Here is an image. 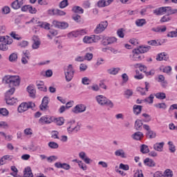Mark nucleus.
<instances>
[{
    "instance_id": "nucleus-1",
    "label": "nucleus",
    "mask_w": 177,
    "mask_h": 177,
    "mask_svg": "<svg viewBox=\"0 0 177 177\" xmlns=\"http://www.w3.org/2000/svg\"><path fill=\"white\" fill-rule=\"evenodd\" d=\"M3 81L6 82V84H9L11 86H19L21 79L19 75H8L3 77Z\"/></svg>"
},
{
    "instance_id": "nucleus-2",
    "label": "nucleus",
    "mask_w": 177,
    "mask_h": 177,
    "mask_svg": "<svg viewBox=\"0 0 177 177\" xmlns=\"http://www.w3.org/2000/svg\"><path fill=\"white\" fill-rule=\"evenodd\" d=\"M95 100L100 106H107L110 109L114 107V104L109 98L103 95H98L95 96Z\"/></svg>"
},
{
    "instance_id": "nucleus-3",
    "label": "nucleus",
    "mask_w": 177,
    "mask_h": 177,
    "mask_svg": "<svg viewBox=\"0 0 177 177\" xmlns=\"http://www.w3.org/2000/svg\"><path fill=\"white\" fill-rule=\"evenodd\" d=\"M0 42L5 44H0V50H8V45H12L13 39L9 36H0Z\"/></svg>"
},
{
    "instance_id": "nucleus-4",
    "label": "nucleus",
    "mask_w": 177,
    "mask_h": 177,
    "mask_svg": "<svg viewBox=\"0 0 177 177\" xmlns=\"http://www.w3.org/2000/svg\"><path fill=\"white\" fill-rule=\"evenodd\" d=\"M35 107V104L32 102H22L19 106H18V112L19 113H24L28 110V109H34Z\"/></svg>"
},
{
    "instance_id": "nucleus-5",
    "label": "nucleus",
    "mask_w": 177,
    "mask_h": 177,
    "mask_svg": "<svg viewBox=\"0 0 177 177\" xmlns=\"http://www.w3.org/2000/svg\"><path fill=\"white\" fill-rule=\"evenodd\" d=\"M81 129L80 124H77L75 121L73 120L67 124V132L73 133V132H78Z\"/></svg>"
},
{
    "instance_id": "nucleus-6",
    "label": "nucleus",
    "mask_w": 177,
    "mask_h": 177,
    "mask_svg": "<svg viewBox=\"0 0 177 177\" xmlns=\"http://www.w3.org/2000/svg\"><path fill=\"white\" fill-rule=\"evenodd\" d=\"M74 77V68H73V65L69 64L65 68V77L67 82H70L73 77Z\"/></svg>"
},
{
    "instance_id": "nucleus-7",
    "label": "nucleus",
    "mask_w": 177,
    "mask_h": 177,
    "mask_svg": "<svg viewBox=\"0 0 177 177\" xmlns=\"http://www.w3.org/2000/svg\"><path fill=\"white\" fill-rule=\"evenodd\" d=\"M108 26L109 22L107 21H102L97 25L95 29L94 30V32L95 34H102V32H103V31H104Z\"/></svg>"
},
{
    "instance_id": "nucleus-8",
    "label": "nucleus",
    "mask_w": 177,
    "mask_h": 177,
    "mask_svg": "<svg viewBox=\"0 0 177 177\" xmlns=\"http://www.w3.org/2000/svg\"><path fill=\"white\" fill-rule=\"evenodd\" d=\"M118 41V39L115 37H106L103 38L102 44L104 46H107L108 45H114V44H117Z\"/></svg>"
},
{
    "instance_id": "nucleus-9",
    "label": "nucleus",
    "mask_w": 177,
    "mask_h": 177,
    "mask_svg": "<svg viewBox=\"0 0 177 177\" xmlns=\"http://www.w3.org/2000/svg\"><path fill=\"white\" fill-rule=\"evenodd\" d=\"M130 59L132 62H140L143 57L139 50L135 48L132 50V55H130Z\"/></svg>"
},
{
    "instance_id": "nucleus-10",
    "label": "nucleus",
    "mask_w": 177,
    "mask_h": 177,
    "mask_svg": "<svg viewBox=\"0 0 177 177\" xmlns=\"http://www.w3.org/2000/svg\"><path fill=\"white\" fill-rule=\"evenodd\" d=\"M53 121H55V117L44 115L39 118V124H41V125H46L48 124H52Z\"/></svg>"
},
{
    "instance_id": "nucleus-11",
    "label": "nucleus",
    "mask_w": 177,
    "mask_h": 177,
    "mask_svg": "<svg viewBox=\"0 0 177 177\" xmlns=\"http://www.w3.org/2000/svg\"><path fill=\"white\" fill-rule=\"evenodd\" d=\"M100 39V37L97 35L85 36L83 38V42L84 44H93L97 42Z\"/></svg>"
},
{
    "instance_id": "nucleus-12",
    "label": "nucleus",
    "mask_w": 177,
    "mask_h": 177,
    "mask_svg": "<svg viewBox=\"0 0 177 177\" xmlns=\"http://www.w3.org/2000/svg\"><path fill=\"white\" fill-rule=\"evenodd\" d=\"M53 26L56 28H59L60 30H66L68 27V24L64 21H59L57 20H54L53 21Z\"/></svg>"
},
{
    "instance_id": "nucleus-13",
    "label": "nucleus",
    "mask_w": 177,
    "mask_h": 177,
    "mask_svg": "<svg viewBox=\"0 0 177 177\" xmlns=\"http://www.w3.org/2000/svg\"><path fill=\"white\" fill-rule=\"evenodd\" d=\"M86 111V106L80 104L76 105L72 110L73 113L75 114H80V113H84V111Z\"/></svg>"
},
{
    "instance_id": "nucleus-14",
    "label": "nucleus",
    "mask_w": 177,
    "mask_h": 177,
    "mask_svg": "<svg viewBox=\"0 0 177 177\" xmlns=\"http://www.w3.org/2000/svg\"><path fill=\"white\" fill-rule=\"evenodd\" d=\"M79 157L80 160H82L85 164H91L92 162V160L88 157L86 153L84 151H81L79 153Z\"/></svg>"
},
{
    "instance_id": "nucleus-15",
    "label": "nucleus",
    "mask_w": 177,
    "mask_h": 177,
    "mask_svg": "<svg viewBox=\"0 0 177 177\" xmlns=\"http://www.w3.org/2000/svg\"><path fill=\"white\" fill-rule=\"evenodd\" d=\"M24 5V0H15L11 3V8L15 9V10H17L21 8Z\"/></svg>"
},
{
    "instance_id": "nucleus-16",
    "label": "nucleus",
    "mask_w": 177,
    "mask_h": 177,
    "mask_svg": "<svg viewBox=\"0 0 177 177\" xmlns=\"http://www.w3.org/2000/svg\"><path fill=\"white\" fill-rule=\"evenodd\" d=\"M48 104H49V97L48 96L44 97L40 104V110L45 111L48 109Z\"/></svg>"
},
{
    "instance_id": "nucleus-17",
    "label": "nucleus",
    "mask_w": 177,
    "mask_h": 177,
    "mask_svg": "<svg viewBox=\"0 0 177 177\" xmlns=\"http://www.w3.org/2000/svg\"><path fill=\"white\" fill-rule=\"evenodd\" d=\"M167 12V7H160L153 10V15H156V16H162V15H165Z\"/></svg>"
},
{
    "instance_id": "nucleus-18",
    "label": "nucleus",
    "mask_w": 177,
    "mask_h": 177,
    "mask_svg": "<svg viewBox=\"0 0 177 177\" xmlns=\"http://www.w3.org/2000/svg\"><path fill=\"white\" fill-rule=\"evenodd\" d=\"M36 86H37L39 91H41V92H48V88H46V86H45V83H44L43 81H37Z\"/></svg>"
},
{
    "instance_id": "nucleus-19",
    "label": "nucleus",
    "mask_w": 177,
    "mask_h": 177,
    "mask_svg": "<svg viewBox=\"0 0 177 177\" xmlns=\"http://www.w3.org/2000/svg\"><path fill=\"white\" fill-rule=\"evenodd\" d=\"M156 60H158V62H162V60L167 62V60H169V56L167 53H161L157 55Z\"/></svg>"
},
{
    "instance_id": "nucleus-20",
    "label": "nucleus",
    "mask_w": 177,
    "mask_h": 177,
    "mask_svg": "<svg viewBox=\"0 0 177 177\" xmlns=\"http://www.w3.org/2000/svg\"><path fill=\"white\" fill-rule=\"evenodd\" d=\"M149 84L147 83V82H145V88L143 87H138L136 88L137 92H139L140 95H146V93L149 91Z\"/></svg>"
},
{
    "instance_id": "nucleus-21",
    "label": "nucleus",
    "mask_w": 177,
    "mask_h": 177,
    "mask_svg": "<svg viewBox=\"0 0 177 177\" xmlns=\"http://www.w3.org/2000/svg\"><path fill=\"white\" fill-rule=\"evenodd\" d=\"M113 2H114V0H100L97 2V6L99 8H104L109 6V5H111Z\"/></svg>"
},
{
    "instance_id": "nucleus-22",
    "label": "nucleus",
    "mask_w": 177,
    "mask_h": 177,
    "mask_svg": "<svg viewBox=\"0 0 177 177\" xmlns=\"http://www.w3.org/2000/svg\"><path fill=\"white\" fill-rule=\"evenodd\" d=\"M6 102L7 104L13 106L14 104H16V103H17V102H19V100H17V98H15L13 97H10V96H6Z\"/></svg>"
},
{
    "instance_id": "nucleus-23",
    "label": "nucleus",
    "mask_w": 177,
    "mask_h": 177,
    "mask_svg": "<svg viewBox=\"0 0 177 177\" xmlns=\"http://www.w3.org/2000/svg\"><path fill=\"white\" fill-rule=\"evenodd\" d=\"M32 41H33L32 48L38 49V48H39V45H41V41H39V38H38L37 36H33Z\"/></svg>"
},
{
    "instance_id": "nucleus-24",
    "label": "nucleus",
    "mask_w": 177,
    "mask_h": 177,
    "mask_svg": "<svg viewBox=\"0 0 177 177\" xmlns=\"http://www.w3.org/2000/svg\"><path fill=\"white\" fill-rule=\"evenodd\" d=\"M143 133L137 131L131 136V138L134 140H142V139H143Z\"/></svg>"
},
{
    "instance_id": "nucleus-25",
    "label": "nucleus",
    "mask_w": 177,
    "mask_h": 177,
    "mask_svg": "<svg viewBox=\"0 0 177 177\" xmlns=\"http://www.w3.org/2000/svg\"><path fill=\"white\" fill-rule=\"evenodd\" d=\"M144 164L147 167H156V162H154V160L149 158H147L145 159Z\"/></svg>"
},
{
    "instance_id": "nucleus-26",
    "label": "nucleus",
    "mask_w": 177,
    "mask_h": 177,
    "mask_svg": "<svg viewBox=\"0 0 177 177\" xmlns=\"http://www.w3.org/2000/svg\"><path fill=\"white\" fill-rule=\"evenodd\" d=\"M164 142H156L154 145H153V149L154 150H156V151H162L163 149H164Z\"/></svg>"
},
{
    "instance_id": "nucleus-27",
    "label": "nucleus",
    "mask_w": 177,
    "mask_h": 177,
    "mask_svg": "<svg viewBox=\"0 0 177 177\" xmlns=\"http://www.w3.org/2000/svg\"><path fill=\"white\" fill-rule=\"evenodd\" d=\"M27 92L29 93V96L30 97H35V93H37V91H35V88H34V86H28Z\"/></svg>"
},
{
    "instance_id": "nucleus-28",
    "label": "nucleus",
    "mask_w": 177,
    "mask_h": 177,
    "mask_svg": "<svg viewBox=\"0 0 177 177\" xmlns=\"http://www.w3.org/2000/svg\"><path fill=\"white\" fill-rule=\"evenodd\" d=\"M115 156L116 157H120L121 158H127V153L123 149H118L115 151Z\"/></svg>"
},
{
    "instance_id": "nucleus-29",
    "label": "nucleus",
    "mask_w": 177,
    "mask_h": 177,
    "mask_svg": "<svg viewBox=\"0 0 177 177\" xmlns=\"http://www.w3.org/2000/svg\"><path fill=\"white\" fill-rule=\"evenodd\" d=\"M134 67L136 68H139L140 71L146 73V72L147 71V66L142 64H136L134 65Z\"/></svg>"
},
{
    "instance_id": "nucleus-30",
    "label": "nucleus",
    "mask_w": 177,
    "mask_h": 177,
    "mask_svg": "<svg viewBox=\"0 0 177 177\" xmlns=\"http://www.w3.org/2000/svg\"><path fill=\"white\" fill-rule=\"evenodd\" d=\"M24 177H34V174H32V171H31L30 167H26L24 171Z\"/></svg>"
},
{
    "instance_id": "nucleus-31",
    "label": "nucleus",
    "mask_w": 177,
    "mask_h": 177,
    "mask_svg": "<svg viewBox=\"0 0 177 177\" xmlns=\"http://www.w3.org/2000/svg\"><path fill=\"white\" fill-rule=\"evenodd\" d=\"M28 60H30V54H28V53H25L21 58L22 64H27Z\"/></svg>"
},
{
    "instance_id": "nucleus-32",
    "label": "nucleus",
    "mask_w": 177,
    "mask_h": 177,
    "mask_svg": "<svg viewBox=\"0 0 177 177\" xmlns=\"http://www.w3.org/2000/svg\"><path fill=\"white\" fill-rule=\"evenodd\" d=\"M166 13L168 16L177 13V9H172L170 6H166Z\"/></svg>"
},
{
    "instance_id": "nucleus-33",
    "label": "nucleus",
    "mask_w": 177,
    "mask_h": 177,
    "mask_svg": "<svg viewBox=\"0 0 177 177\" xmlns=\"http://www.w3.org/2000/svg\"><path fill=\"white\" fill-rule=\"evenodd\" d=\"M53 122L56 123L57 125H59V127L63 125L64 124V118H55Z\"/></svg>"
},
{
    "instance_id": "nucleus-34",
    "label": "nucleus",
    "mask_w": 177,
    "mask_h": 177,
    "mask_svg": "<svg viewBox=\"0 0 177 177\" xmlns=\"http://www.w3.org/2000/svg\"><path fill=\"white\" fill-rule=\"evenodd\" d=\"M146 23V19H138L136 20V26H137V27H143Z\"/></svg>"
},
{
    "instance_id": "nucleus-35",
    "label": "nucleus",
    "mask_w": 177,
    "mask_h": 177,
    "mask_svg": "<svg viewBox=\"0 0 177 177\" xmlns=\"http://www.w3.org/2000/svg\"><path fill=\"white\" fill-rule=\"evenodd\" d=\"M140 151L142 154H147V153H150V149H149V146L146 145H142L140 146Z\"/></svg>"
},
{
    "instance_id": "nucleus-36",
    "label": "nucleus",
    "mask_w": 177,
    "mask_h": 177,
    "mask_svg": "<svg viewBox=\"0 0 177 177\" xmlns=\"http://www.w3.org/2000/svg\"><path fill=\"white\" fill-rule=\"evenodd\" d=\"M135 128L136 131H141L142 127H143V122H142V120H137L135 122Z\"/></svg>"
},
{
    "instance_id": "nucleus-37",
    "label": "nucleus",
    "mask_w": 177,
    "mask_h": 177,
    "mask_svg": "<svg viewBox=\"0 0 177 177\" xmlns=\"http://www.w3.org/2000/svg\"><path fill=\"white\" fill-rule=\"evenodd\" d=\"M133 113L136 115H138L142 113V106L140 105H134L133 107Z\"/></svg>"
},
{
    "instance_id": "nucleus-38",
    "label": "nucleus",
    "mask_w": 177,
    "mask_h": 177,
    "mask_svg": "<svg viewBox=\"0 0 177 177\" xmlns=\"http://www.w3.org/2000/svg\"><path fill=\"white\" fill-rule=\"evenodd\" d=\"M120 68H111L110 69H108L107 72L109 74H111L112 75H116V74H118L120 72Z\"/></svg>"
},
{
    "instance_id": "nucleus-39",
    "label": "nucleus",
    "mask_w": 177,
    "mask_h": 177,
    "mask_svg": "<svg viewBox=\"0 0 177 177\" xmlns=\"http://www.w3.org/2000/svg\"><path fill=\"white\" fill-rule=\"evenodd\" d=\"M137 50L140 53H146V52H149L150 50V46H140Z\"/></svg>"
},
{
    "instance_id": "nucleus-40",
    "label": "nucleus",
    "mask_w": 177,
    "mask_h": 177,
    "mask_svg": "<svg viewBox=\"0 0 177 177\" xmlns=\"http://www.w3.org/2000/svg\"><path fill=\"white\" fill-rule=\"evenodd\" d=\"M68 38H77L80 37L78 30L72 31L67 35Z\"/></svg>"
},
{
    "instance_id": "nucleus-41",
    "label": "nucleus",
    "mask_w": 177,
    "mask_h": 177,
    "mask_svg": "<svg viewBox=\"0 0 177 177\" xmlns=\"http://www.w3.org/2000/svg\"><path fill=\"white\" fill-rule=\"evenodd\" d=\"M174 176V171L169 169H167L163 172V177H173Z\"/></svg>"
},
{
    "instance_id": "nucleus-42",
    "label": "nucleus",
    "mask_w": 177,
    "mask_h": 177,
    "mask_svg": "<svg viewBox=\"0 0 177 177\" xmlns=\"http://www.w3.org/2000/svg\"><path fill=\"white\" fill-rule=\"evenodd\" d=\"M52 12L54 13V15H57V16H66V12L62 10H53Z\"/></svg>"
},
{
    "instance_id": "nucleus-43",
    "label": "nucleus",
    "mask_w": 177,
    "mask_h": 177,
    "mask_svg": "<svg viewBox=\"0 0 177 177\" xmlns=\"http://www.w3.org/2000/svg\"><path fill=\"white\" fill-rule=\"evenodd\" d=\"M157 136V134L156 132L153 131H149L147 132V138H149V139H154Z\"/></svg>"
},
{
    "instance_id": "nucleus-44",
    "label": "nucleus",
    "mask_w": 177,
    "mask_h": 177,
    "mask_svg": "<svg viewBox=\"0 0 177 177\" xmlns=\"http://www.w3.org/2000/svg\"><path fill=\"white\" fill-rule=\"evenodd\" d=\"M67 6H68V0H63L59 5L60 9H64V8H67Z\"/></svg>"
},
{
    "instance_id": "nucleus-45",
    "label": "nucleus",
    "mask_w": 177,
    "mask_h": 177,
    "mask_svg": "<svg viewBox=\"0 0 177 177\" xmlns=\"http://www.w3.org/2000/svg\"><path fill=\"white\" fill-rule=\"evenodd\" d=\"M39 26L42 28H45V30H49L50 28V24L46 22H39Z\"/></svg>"
},
{
    "instance_id": "nucleus-46",
    "label": "nucleus",
    "mask_w": 177,
    "mask_h": 177,
    "mask_svg": "<svg viewBox=\"0 0 177 177\" xmlns=\"http://www.w3.org/2000/svg\"><path fill=\"white\" fill-rule=\"evenodd\" d=\"M77 165L79 168H80V169H82V171H86V169H88V167L86 166V165H85V163H84V162H82V160L78 162Z\"/></svg>"
},
{
    "instance_id": "nucleus-47",
    "label": "nucleus",
    "mask_w": 177,
    "mask_h": 177,
    "mask_svg": "<svg viewBox=\"0 0 177 177\" xmlns=\"http://www.w3.org/2000/svg\"><path fill=\"white\" fill-rule=\"evenodd\" d=\"M0 115H3V117H8V115H9V111L5 108L0 109Z\"/></svg>"
},
{
    "instance_id": "nucleus-48",
    "label": "nucleus",
    "mask_w": 177,
    "mask_h": 177,
    "mask_svg": "<svg viewBox=\"0 0 177 177\" xmlns=\"http://www.w3.org/2000/svg\"><path fill=\"white\" fill-rule=\"evenodd\" d=\"M168 145H169V150L171 153H175V151H176V149L175 148V145H174V142H172V141L168 142Z\"/></svg>"
},
{
    "instance_id": "nucleus-49",
    "label": "nucleus",
    "mask_w": 177,
    "mask_h": 177,
    "mask_svg": "<svg viewBox=\"0 0 177 177\" xmlns=\"http://www.w3.org/2000/svg\"><path fill=\"white\" fill-rule=\"evenodd\" d=\"M156 99H160V100H164L165 97H167V95H165V93H157L155 95Z\"/></svg>"
},
{
    "instance_id": "nucleus-50",
    "label": "nucleus",
    "mask_w": 177,
    "mask_h": 177,
    "mask_svg": "<svg viewBox=\"0 0 177 177\" xmlns=\"http://www.w3.org/2000/svg\"><path fill=\"white\" fill-rule=\"evenodd\" d=\"M9 60H10V62H11L12 63H15V62H17V54H16V53H12V54L9 56Z\"/></svg>"
},
{
    "instance_id": "nucleus-51",
    "label": "nucleus",
    "mask_w": 177,
    "mask_h": 177,
    "mask_svg": "<svg viewBox=\"0 0 177 177\" xmlns=\"http://www.w3.org/2000/svg\"><path fill=\"white\" fill-rule=\"evenodd\" d=\"M125 30L124 28H120L117 30V35L119 38H124L125 37V33H124Z\"/></svg>"
},
{
    "instance_id": "nucleus-52",
    "label": "nucleus",
    "mask_w": 177,
    "mask_h": 177,
    "mask_svg": "<svg viewBox=\"0 0 177 177\" xmlns=\"http://www.w3.org/2000/svg\"><path fill=\"white\" fill-rule=\"evenodd\" d=\"M142 115L144 117V119H142L144 122H150V121H151V117L150 115L147 113H143Z\"/></svg>"
},
{
    "instance_id": "nucleus-53",
    "label": "nucleus",
    "mask_w": 177,
    "mask_h": 177,
    "mask_svg": "<svg viewBox=\"0 0 177 177\" xmlns=\"http://www.w3.org/2000/svg\"><path fill=\"white\" fill-rule=\"evenodd\" d=\"M73 10L75 12V13H80V14L84 13V9H82V8L80 6L73 7Z\"/></svg>"
},
{
    "instance_id": "nucleus-54",
    "label": "nucleus",
    "mask_w": 177,
    "mask_h": 177,
    "mask_svg": "<svg viewBox=\"0 0 177 177\" xmlns=\"http://www.w3.org/2000/svg\"><path fill=\"white\" fill-rule=\"evenodd\" d=\"M124 95L125 96V97H127V99L131 97V96H132V95H133V91H132V90L131 89H127L124 91Z\"/></svg>"
},
{
    "instance_id": "nucleus-55",
    "label": "nucleus",
    "mask_w": 177,
    "mask_h": 177,
    "mask_svg": "<svg viewBox=\"0 0 177 177\" xmlns=\"http://www.w3.org/2000/svg\"><path fill=\"white\" fill-rule=\"evenodd\" d=\"M11 171H12V172L14 173H11L10 175H12V176H14V177H17V173L19 172V170L17 169L16 166H12Z\"/></svg>"
},
{
    "instance_id": "nucleus-56",
    "label": "nucleus",
    "mask_w": 177,
    "mask_h": 177,
    "mask_svg": "<svg viewBox=\"0 0 177 177\" xmlns=\"http://www.w3.org/2000/svg\"><path fill=\"white\" fill-rule=\"evenodd\" d=\"M24 133L26 136H31L32 135V129L31 128H26L24 131Z\"/></svg>"
},
{
    "instance_id": "nucleus-57",
    "label": "nucleus",
    "mask_w": 177,
    "mask_h": 177,
    "mask_svg": "<svg viewBox=\"0 0 177 177\" xmlns=\"http://www.w3.org/2000/svg\"><path fill=\"white\" fill-rule=\"evenodd\" d=\"M153 99H154V95H153V94H151L149 97L144 100V101L146 102L147 103H149V104H153Z\"/></svg>"
},
{
    "instance_id": "nucleus-58",
    "label": "nucleus",
    "mask_w": 177,
    "mask_h": 177,
    "mask_svg": "<svg viewBox=\"0 0 177 177\" xmlns=\"http://www.w3.org/2000/svg\"><path fill=\"white\" fill-rule=\"evenodd\" d=\"M48 147L50 149H59V144L55 142H48Z\"/></svg>"
},
{
    "instance_id": "nucleus-59",
    "label": "nucleus",
    "mask_w": 177,
    "mask_h": 177,
    "mask_svg": "<svg viewBox=\"0 0 177 177\" xmlns=\"http://www.w3.org/2000/svg\"><path fill=\"white\" fill-rule=\"evenodd\" d=\"M119 169H123V171H129V165L120 163L119 165Z\"/></svg>"
},
{
    "instance_id": "nucleus-60",
    "label": "nucleus",
    "mask_w": 177,
    "mask_h": 177,
    "mask_svg": "<svg viewBox=\"0 0 177 177\" xmlns=\"http://www.w3.org/2000/svg\"><path fill=\"white\" fill-rule=\"evenodd\" d=\"M171 17L168 15H165L160 19V23H166L167 21H170Z\"/></svg>"
},
{
    "instance_id": "nucleus-61",
    "label": "nucleus",
    "mask_w": 177,
    "mask_h": 177,
    "mask_svg": "<svg viewBox=\"0 0 177 177\" xmlns=\"http://www.w3.org/2000/svg\"><path fill=\"white\" fill-rule=\"evenodd\" d=\"M73 19L75 21H76V23H82L83 21L82 18H81V16L80 15H74Z\"/></svg>"
},
{
    "instance_id": "nucleus-62",
    "label": "nucleus",
    "mask_w": 177,
    "mask_h": 177,
    "mask_svg": "<svg viewBox=\"0 0 177 177\" xmlns=\"http://www.w3.org/2000/svg\"><path fill=\"white\" fill-rule=\"evenodd\" d=\"M28 12H29V13H30L31 15H35V13H37V8H35V7H32V6L29 5V8Z\"/></svg>"
},
{
    "instance_id": "nucleus-63",
    "label": "nucleus",
    "mask_w": 177,
    "mask_h": 177,
    "mask_svg": "<svg viewBox=\"0 0 177 177\" xmlns=\"http://www.w3.org/2000/svg\"><path fill=\"white\" fill-rule=\"evenodd\" d=\"M156 109H167V104L165 103H158L154 105Z\"/></svg>"
},
{
    "instance_id": "nucleus-64",
    "label": "nucleus",
    "mask_w": 177,
    "mask_h": 177,
    "mask_svg": "<svg viewBox=\"0 0 177 177\" xmlns=\"http://www.w3.org/2000/svg\"><path fill=\"white\" fill-rule=\"evenodd\" d=\"M153 177H164V173H162V171H158L153 174Z\"/></svg>"
}]
</instances>
